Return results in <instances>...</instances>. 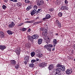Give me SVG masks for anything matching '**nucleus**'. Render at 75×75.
<instances>
[{"label": "nucleus", "mask_w": 75, "mask_h": 75, "mask_svg": "<svg viewBox=\"0 0 75 75\" xmlns=\"http://www.w3.org/2000/svg\"><path fill=\"white\" fill-rule=\"evenodd\" d=\"M18 7H21L22 5V3L21 2H18L16 4Z\"/></svg>", "instance_id": "nucleus-22"}, {"label": "nucleus", "mask_w": 75, "mask_h": 75, "mask_svg": "<svg viewBox=\"0 0 75 75\" xmlns=\"http://www.w3.org/2000/svg\"><path fill=\"white\" fill-rule=\"evenodd\" d=\"M56 69L58 74V73H59V72H61V68H57Z\"/></svg>", "instance_id": "nucleus-20"}, {"label": "nucleus", "mask_w": 75, "mask_h": 75, "mask_svg": "<svg viewBox=\"0 0 75 75\" xmlns=\"http://www.w3.org/2000/svg\"><path fill=\"white\" fill-rule=\"evenodd\" d=\"M28 32H30V31H31V29L29 28L28 29Z\"/></svg>", "instance_id": "nucleus-52"}, {"label": "nucleus", "mask_w": 75, "mask_h": 75, "mask_svg": "<svg viewBox=\"0 0 75 75\" xmlns=\"http://www.w3.org/2000/svg\"><path fill=\"white\" fill-rule=\"evenodd\" d=\"M64 3L65 4H68V2L67 0H65L64 1Z\"/></svg>", "instance_id": "nucleus-43"}, {"label": "nucleus", "mask_w": 75, "mask_h": 75, "mask_svg": "<svg viewBox=\"0 0 75 75\" xmlns=\"http://www.w3.org/2000/svg\"><path fill=\"white\" fill-rule=\"evenodd\" d=\"M55 4L56 5H59V4L58 3V1L57 0V1L55 2Z\"/></svg>", "instance_id": "nucleus-38"}, {"label": "nucleus", "mask_w": 75, "mask_h": 75, "mask_svg": "<svg viewBox=\"0 0 75 75\" xmlns=\"http://www.w3.org/2000/svg\"><path fill=\"white\" fill-rule=\"evenodd\" d=\"M49 11H54V8H51L49 9Z\"/></svg>", "instance_id": "nucleus-44"}, {"label": "nucleus", "mask_w": 75, "mask_h": 75, "mask_svg": "<svg viewBox=\"0 0 75 75\" xmlns=\"http://www.w3.org/2000/svg\"><path fill=\"white\" fill-rule=\"evenodd\" d=\"M36 11L37 10L35 9L33 10L31 13V16H33L34 14H35V13H36Z\"/></svg>", "instance_id": "nucleus-18"}, {"label": "nucleus", "mask_w": 75, "mask_h": 75, "mask_svg": "<svg viewBox=\"0 0 75 75\" xmlns=\"http://www.w3.org/2000/svg\"><path fill=\"white\" fill-rule=\"evenodd\" d=\"M33 25H37V24H38L37 22H35V23H33Z\"/></svg>", "instance_id": "nucleus-50"}, {"label": "nucleus", "mask_w": 75, "mask_h": 75, "mask_svg": "<svg viewBox=\"0 0 75 75\" xmlns=\"http://www.w3.org/2000/svg\"><path fill=\"white\" fill-rule=\"evenodd\" d=\"M69 8L67 6H63L61 7V9L62 10H68Z\"/></svg>", "instance_id": "nucleus-12"}, {"label": "nucleus", "mask_w": 75, "mask_h": 75, "mask_svg": "<svg viewBox=\"0 0 75 75\" xmlns=\"http://www.w3.org/2000/svg\"><path fill=\"white\" fill-rule=\"evenodd\" d=\"M37 5L39 6L43 5V4H44V0H37Z\"/></svg>", "instance_id": "nucleus-1"}, {"label": "nucleus", "mask_w": 75, "mask_h": 75, "mask_svg": "<svg viewBox=\"0 0 75 75\" xmlns=\"http://www.w3.org/2000/svg\"><path fill=\"white\" fill-rule=\"evenodd\" d=\"M34 10H37V5H34L33 6Z\"/></svg>", "instance_id": "nucleus-35"}, {"label": "nucleus", "mask_w": 75, "mask_h": 75, "mask_svg": "<svg viewBox=\"0 0 75 75\" xmlns=\"http://www.w3.org/2000/svg\"><path fill=\"white\" fill-rule=\"evenodd\" d=\"M27 62V61L26 60V61L24 62V63H25V65H27V62Z\"/></svg>", "instance_id": "nucleus-46"}, {"label": "nucleus", "mask_w": 75, "mask_h": 75, "mask_svg": "<svg viewBox=\"0 0 75 75\" xmlns=\"http://www.w3.org/2000/svg\"><path fill=\"white\" fill-rule=\"evenodd\" d=\"M62 66L61 64H58L57 65L56 67L57 68H61V67H62Z\"/></svg>", "instance_id": "nucleus-27"}, {"label": "nucleus", "mask_w": 75, "mask_h": 75, "mask_svg": "<svg viewBox=\"0 0 75 75\" xmlns=\"http://www.w3.org/2000/svg\"><path fill=\"white\" fill-rule=\"evenodd\" d=\"M56 44H53V45L54 46H55V45H56Z\"/></svg>", "instance_id": "nucleus-57"}, {"label": "nucleus", "mask_w": 75, "mask_h": 75, "mask_svg": "<svg viewBox=\"0 0 75 75\" xmlns=\"http://www.w3.org/2000/svg\"><path fill=\"white\" fill-rule=\"evenodd\" d=\"M41 23V21H38V22H37V24H40V23Z\"/></svg>", "instance_id": "nucleus-51"}, {"label": "nucleus", "mask_w": 75, "mask_h": 75, "mask_svg": "<svg viewBox=\"0 0 75 75\" xmlns=\"http://www.w3.org/2000/svg\"><path fill=\"white\" fill-rule=\"evenodd\" d=\"M2 7L3 9H4V10H5V9H6V8H7V7L6 6L4 5H3V6H2Z\"/></svg>", "instance_id": "nucleus-32"}, {"label": "nucleus", "mask_w": 75, "mask_h": 75, "mask_svg": "<svg viewBox=\"0 0 75 75\" xmlns=\"http://www.w3.org/2000/svg\"><path fill=\"white\" fill-rule=\"evenodd\" d=\"M39 37V36H38V34H35L32 36V38L33 40H33H34V39H35V40L38 39Z\"/></svg>", "instance_id": "nucleus-4"}, {"label": "nucleus", "mask_w": 75, "mask_h": 75, "mask_svg": "<svg viewBox=\"0 0 75 75\" xmlns=\"http://www.w3.org/2000/svg\"><path fill=\"white\" fill-rule=\"evenodd\" d=\"M24 24V23H21L19 24H18L17 25L18 27H20V26H21V25H23Z\"/></svg>", "instance_id": "nucleus-30"}, {"label": "nucleus", "mask_w": 75, "mask_h": 75, "mask_svg": "<svg viewBox=\"0 0 75 75\" xmlns=\"http://www.w3.org/2000/svg\"><path fill=\"white\" fill-rule=\"evenodd\" d=\"M42 42V39H38V44H41Z\"/></svg>", "instance_id": "nucleus-19"}, {"label": "nucleus", "mask_w": 75, "mask_h": 75, "mask_svg": "<svg viewBox=\"0 0 75 75\" xmlns=\"http://www.w3.org/2000/svg\"><path fill=\"white\" fill-rule=\"evenodd\" d=\"M58 73L56 69H54L53 70V71L52 72V75H55L58 74Z\"/></svg>", "instance_id": "nucleus-13"}, {"label": "nucleus", "mask_w": 75, "mask_h": 75, "mask_svg": "<svg viewBox=\"0 0 75 75\" xmlns=\"http://www.w3.org/2000/svg\"><path fill=\"white\" fill-rule=\"evenodd\" d=\"M47 42V44H48V42Z\"/></svg>", "instance_id": "nucleus-61"}, {"label": "nucleus", "mask_w": 75, "mask_h": 75, "mask_svg": "<svg viewBox=\"0 0 75 75\" xmlns=\"http://www.w3.org/2000/svg\"><path fill=\"white\" fill-rule=\"evenodd\" d=\"M6 48V47L5 45H0V50L2 51H4Z\"/></svg>", "instance_id": "nucleus-10"}, {"label": "nucleus", "mask_w": 75, "mask_h": 75, "mask_svg": "<svg viewBox=\"0 0 75 75\" xmlns=\"http://www.w3.org/2000/svg\"><path fill=\"white\" fill-rule=\"evenodd\" d=\"M58 1V3L59 4H61V0H57Z\"/></svg>", "instance_id": "nucleus-41"}, {"label": "nucleus", "mask_w": 75, "mask_h": 75, "mask_svg": "<svg viewBox=\"0 0 75 75\" xmlns=\"http://www.w3.org/2000/svg\"><path fill=\"white\" fill-rule=\"evenodd\" d=\"M49 47V48H53V45L52 44H49L48 45Z\"/></svg>", "instance_id": "nucleus-37"}, {"label": "nucleus", "mask_w": 75, "mask_h": 75, "mask_svg": "<svg viewBox=\"0 0 75 75\" xmlns=\"http://www.w3.org/2000/svg\"><path fill=\"white\" fill-rule=\"evenodd\" d=\"M58 35V33H56L55 34V35Z\"/></svg>", "instance_id": "nucleus-58"}, {"label": "nucleus", "mask_w": 75, "mask_h": 75, "mask_svg": "<svg viewBox=\"0 0 75 75\" xmlns=\"http://www.w3.org/2000/svg\"><path fill=\"white\" fill-rule=\"evenodd\" d=\"M35 61H36V60H35L33 59L31 60V63H34Z\"/></svg>", "instance_id": "nucleus-39"}, {"label": "nucleus", "mask_w": 75, "mask_h": 75, "mask_svg": "<svg viewBox=\"0 0 75 75\" xmlns=\"http://www.w3.org/2000/svg\"><path fill=\"white\" fill-rule=\"evenodd\" d=\"M48 69L49 70H50L51 71L52 70L54 69V65L52 64L50 65L49 66Z\"/></svg>", "instance_id": "nucleus-16"}, {"label": "nucleus", "mask_w": 75, "mask_h": 75, "mask_svg": "<svg viewBox=\"0 0 75 75\" xmlns=\"http://www.w3.org/2000/svg\"><path fill=\"white\" fill-rule=\"evenodd\" d=\"M26 3H30V0H24Z\"/></svg>", "instance_id": "nucleus-34"}, {"label": "nucleus", "mask_w": 75, "mask_h": 75, "mask_svg": "<svg viewBox=\"0 0 75 75\" xmlns=\"http://www.w3.org/2000/svg\"><path fill=\"white\" fill-rule=\"evenodd\" d=\"M46 17L47 19H49V18H51V15L50 14H47Z\"/></svg>", "instance_id": "nucleus-28"}, {"label": "nucleus", "mask_w": 75, "mask_h": 75, "mask_svg": "<svg viewBox=\"0 0 75 75\" xmlns=\"http://www.w3.org/2000/svg\"><path fill=\"white\" fill-rule=\"evenodd\" d=\"M0 36L1 37H4V34L3 32H0Z\"/></svg>", "instance_id": "nucleus-23"}, {"label": "nucleus", "mask_w": 75, "mask_h": 75, "mask_svg": "<svg viewBox=\"0 0 75 75\" xmlns=\"http://www.w3.org/2000/svg\"><path fill=\"white\" fill-rule=\"evenodd\" d=\"M8 0H4V3H7V2H8Z\"/></svg>", "instance_id": "nucleus-49"}, {"label": "nucleus", "mask_w": 75, "mask_h": 75, "mask_svg": "<svg viewBox=\"0 0 75 75\" xmlns=\"http://www.w3.org/2000/svg\"><path fill=\"white\" fill-rule=\"evenodd\" d=\"M55 50V47H54L52 49V51H54Z\"/></svg>", "instance_id": "nucleus-54"}, {"label": "nucleus", "mask_w": 75, "mask_h": 75, "mask_svg": "<svg viewBox=\"0 0 75 75\" xmlns=\"http://www.w3.org/2000/svg\"><path fill=\"white\" fill-rule=\"evenodd\" d=\"M38 19H39V17L38 16L36 18L35 20H38Z\"/></svg>", "instance_id": "nucleus-53"}, {"label": "nucleus", "mask_w": 75, "mask_h": 75, "mask_svg": "<svg viewBox=\"0 0 75 75\" xmlns=\"http://www.w3.org/2000/svg\"><path fill=\"white\" fill-rule=\"evenodd\" d=\"M46 19H47V17H46V16H45V18H43V20L44 21H45V20H46Z\"/></svg>", "instance_id": "nucleus-48"}, {"label": "nucleus", "mask_w": 75, "mask_h": 75, "mask_svg": "<svg viewBox=\"0 0 75 75\" xmlns=\"http://www.w3.org/2000/svg\"><path fill=\"white\" fill-rule=\"evenodd\" d=\"M30 55L32 57H34L35 55V53L34 52H33L30 53Z\"/></svg>", "instance_id": "nucleus-24"}, {"label": "nucleus", "mask_w": 75, "mask_h": 75, "mask_svg": "<svg viewBox=\"0 0 75 75\" xmlns=\"http://www.w3.org/2000/svg\"><path fill=\"white\" fill-rule=\"evenodd\" d=\"M29 66L30 68H33L34 67V64L33 63H30L29 64Z\"/></svg>", "instance_id": "nucleus-21"}, {"label": "nucleus", "mask_w": 75, "mask_h": 75, "mask_svg": "<svg viewBox=\"0 0 75 75\" xmlns=\"http://www.w3.org/2000/svg\"><path fill=\"white\" fill-rule=\"evenodd\" d=\"M44 48H45L47 49L48 51L50 52H51V48H50L49 47V45H46L44 47Z\"/></svg>", "instance_id": "nucleus-5"}, {"label": "nucleus", "mask_w": 75, "mask_h": 75, "mask_svg": "<svg viewBox=\"0 0 75 75\" xmlns=\"http://www.w3.org/2000/svg\"><path fill=\"white\" fill-rule=\"evenodd\" d=\"M58 16L59 17H62V13L61 12H59L58 13Z\"/></svg>", "instance_id": "nucleus-31"}, {"label": "nucleus", "mask_w": 75, "mask_h": 75, "mask_svg": "<svg viewBox=\"0 0 75 75\" xmlns=\"http://www.w3.org/2000/svg\"><path fill=\"white\" fill-rule=\"evenodd\" d=\"M74 61H75V59H74Z\"/></svg>", "instance_id": "nucleus-59"}, {"label": "nucleus", "mask_w": 75, "mask_h": 75, "mask_svg": "<svg viewBox=\"0 0 75 75\" xmlns=\"http://www.w3.org/2000/svg\"><path fill=\"white\" fill-rule=\"evenodd\" d=\"M11 65H15L16 64V61L14 60H11L10 61Z\"/></svg>", "instance_id": "nucleus-11"}, {"label": "nucleus", "mask_w": 75, "mask_h": 75, "mask_svg": "<svg viewBox=\"0 0 75 75\" xmlns=\"http://www.w3.org/2000/svg\"><path fill=\"white\" fill-rule=\"evenodd\" d=\"M36 61H38L39 59H36Z\"/></svg>", "instance_id": "nucleus-55"}, {"label": "nucleus", "mask_w": 75, "mask_h": 75, "mask_svg": "<svg viewBox=\"0 0 75 75\" xmlns=\"http://www.w3.org/2000/svg\"><path fill=\"white\" fill-rule=\"evenodd\" d=\"M30 8H33V5H29L28 6Z\"/></svg>", "instance_id": "nucleus-47"}, {"label": "nucleus", "mask_w": 75, "mask_h": 75, "mask_svg": "<svg viewBox=\"0 0 75 75\" xmlns=\"http://www.w3.org/2000/svg\"><path fill=\"white\" fill-rule=\"evenodd\" d=\"M11 1H13V2H17V0H10Z\"/></svg>", "instance_id": "nucleus-40"}, {"label": "nucleus", "mask_w": 75, "mask_h": 75, "mask_svg": "<svg viewBox=\"0 0 75 75\" xmlns=\"http://www.w3.org/2000/svg\"><path fill=\"white\" fill-rule=\"evenodd\" d=\"M72 70L71 69H67L66 71V74H67V75H69V74H71L72 73Z\"/></svg>", "instance_id": "nucleus-7"}, {"label": "nucleus", "mask_w": 75, "mask_h": 75, "mask_svg": "<svg viewBox=\"0 0 75 75\" xmlns=\"http://www.w3.org/2000/svg\"><path fill=\"white\" fill-rule=\"evenodd\" d=\"M15 23H14V22H11L10 24L8 25V27L9 28H13L14 27Z\"/></svg>", "instance_id": "nucleus-8"}, {"label": "nucleus", "mask_w": 75, "mask_h": 75, "mask_svg": "<svg viewBox=\"0 0 75 75\" xmlns=\"http://www.w3.org/2000/svg\"><path fill=\"white\" fill-rule=\"evenodd\" d=\"M53 42V44H57V40L55 39H54Z\"/></svg>", "instance_id": "nucleus-29"}, {"label": "nucleus", "mask_w": 75, "mask_h": 75, "mask_svg": "<svg viewBox=\"0 0 75 75\" xmlns=\"http://www.w3.org/2000/svg\"><path fill=\"white\" fill-rule=\"evenodd\" d=\"M27 38L28 40H30L31 41H33V39H32V37H31L30 35L27 36Z\"/></svg>", "instance_id": "nucleus-25"}, {"label": "nucleus", "mask_w": 75, "mask_h": 75, "mask_svg": "<svg viewBox=\"0 0 75 75\" xmlns=\"http://www.w3.org/2000/svg\"><path fill=\"white\" fill-rule=\"evenodd\" d=\"M40 10H41V9H38V11H40Z\"/></svg>", "instance_id": "nucleus-56"}, {"label": "nucleus", "mask_w": 75, "mask_h": 75, "mask_svg": "<svg viewBox=\"0 0 75 75\" xmlns=\"http://www.w3.org/2000/svg\"><path fill=\"white\" fill-rule=\"evenodd\" d=\"M29 58L30 57H29V56L26 55L25 56L24 59L25 61H27V62H28V60H29Z\"/></svg>", "instance_id": "nucleus-17"}, {"label": "nucleus", "mask_w": 75, "mask_h": 75, "mask_svg": "<svg viewBox=\"0 0 75 75\" xmlns=\"http://www.w3.org/2000/svg\"><path fill=\"white\" fill-rule=\"evenodd\" d=\"M15 68L16 69H18L19 68V65L18 64H16L15 66Z\"/></svg>", "instance_id": "nucleus-36"}, {"label": "nucleus", "mask_w": 75, "mask_h": 75, "mask_svg": "<svg viewBox=\"0 0 75 75\" xmlns=\"http://www.w3.org/2000/svg\"><path fill=\"white\" fill-rule=\"evenodd\" d=\"M61 69V71H65V67L64 66H62V67L60 68Z\"/></svg>", "instance_id": "nucleus-26"}, {"label": "nucleus", "mask_w": 75, "mask_h": 75, "mask_svg": "<svg viewBox=\"0 0 75 75\" xmlns=\"http://www.w3.org/2000/svg\"><path fill=\"white\" fill-rule=\"evenodd\" d=\"M30 9H31V8H30L28 6L26 8V10L27 11H29V10H30Z\"/></svg>", "instance_id": "nucleus-33"}, {"label": "nucleus", "mask_w": 75, "mask_h": 75, "mask_svg": "<svg viewBox=\"0 0 75 75\" xmlns=\"http://www.w3.org/2000/svg\"><path fill=\"white\" fill-rule=\"evenodd\" d=\"M47 1H48V0H46Z\"/></svg>", "instance_id": "nucleus-62"}, {"label": "nucleus", "mask_w": 75, "mask_h": 75, "mask_svg": "<svg viewBox=\"0 0 75 75\" xmlns=\"http://www.w3.org/2000/svg\"><path fill=\"white\" fill-rule=\"evenodd\" d=\"M47 65V63L45 62H43L41 63H40L39 65V67H41V68H43L44 67H45V66Z\"/></svg>", "instance_id": "nucleus-6"}, {"label": "nucleus", "mask_w": 75, "mask_h": 75, "mask_svg": "<svg viewBox=\"0 0 75 75\" xmlns=\"http://www.w3.org/2000/svg\"><path fill=\"white\" fill-rule=\"evenodd\" d=\"M43 55V54L42 53H40V52L39 53L38 52V54H37L36 55V56L37 57H39V58H41L42 57V56Z\"/></svg>", "instance_id": "nucleus-15"}, {"label": "nucleus", "mask_w": 75, "mask_h": 75, "mask_svg": "<svg viewBox=\"0 0 75 75\" xmlns=\"http://www.w3.org/2000/svg\"><path fill=\"white\" fill-rule=\"evenodd\" d=\"M55 23L57 25V26H58L59 27H61V24L60 23L58 20H56Z\"/></svg>", "instance_id": "nucleus-9"}, {"label": "nucleus", "mask_w": 75, "mask_h": 75, "mask_svg": "<svg viewBox=\"0 0 75 75\" xmlns=\"http://www.w3.org/2000/svg\"><path fill=\"white\" fill-rule=\"evenodd\" d=\"M18 19H19V20H20V19L19 18H18Z\"/></svg>", "instance_id": "nucleus-60"}, {"label": "nucleus", "mask_w": 75, "mask_h": 75, "mask_svg": "<svg viewBox=\"0 0 75 75\" xmlns=\"http://www.w3.org/2000/svg\"><path fill=\"white\" fill-rule=\"evenodd\" d=\"M6 32L9 35H12L14 33L13 32L10 30H8L6 31Z\"/></svg>", "instance_id": "nucleus-14"}, {"label": "nucleus", "mask_w": 75, "mask_h": 75, "mask_svg": "<svg viewBox=\"0 0 75 75\" xmlns=\"http://www.w3.org/2000/svg\"><path fill=\"white\" fill-rule=\"evenodd\" d=\"M26 30H27V29H26V28H23L22 29V31H26Z\"/></svg>", "instance_id": "nucleus-42"}, {"label": "nucleus", "mask_w": 75, "mask_h": 75, "mask_svg": "<svg viewBox=\"0 0 75 75\" xmlns=\"http://www.w3.org/2000/svg\"><path fill=\"white\" fill-rule=\"evenodd\" d=\"M27 23H34V21H30V22H27Z\"/></svg>", "instance_id": "nucleus-45"}, {"label": "nucleus", "mask_w": 75, "mask_h": 75, "mask_svg": "<svg viewBox=\"0 0 75 75\" xmlns=\"http://www.w3.org/2000/svg\"><path fill=\"white\" fill-rule=\"evenodd\" d=\"M40 30L42 32V34H47V30L46 29H44L43 28H41L40 29Z\"/></svg>", "instance_id": "nucleus-3"}, {"label": "nucleus", "mask_w": 75, "mask_h": 75, "mask_svg": "<svg viewBox=\"0 0 75 75\" xmlns=\"http://www.w3.org/2000/svg\"><path fill=\"white\" fill-rule=\"evenodd\" d=\"M20 50V47H18L16 49L15 51H14L18 55H20V54L21 52Z\"/></svg>", "instance_id": "nucleus-2"}]
</instances>
